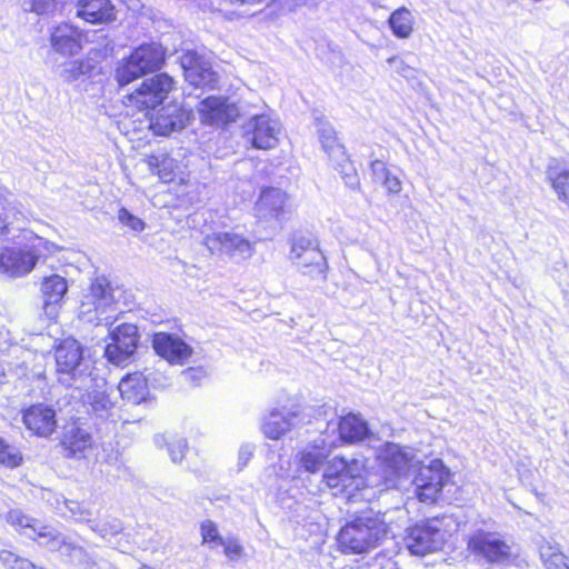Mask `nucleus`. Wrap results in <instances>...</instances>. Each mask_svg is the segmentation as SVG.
<instances>
[{
  "label": "nucleus",
  "mask_w": 569,
  "mask_h": 569,
  "mask_svg": "<svg viewBox=\"0 0 569 569\" xmlns=\"http://www.w3.org/2000/svg\"><path fill=\"white\" fill-rule=\"evenodd\" d=\"M322 481L335 496L347 499L355 498L358 492L368 488L380 486L367 470V461L362 457H333L325 467Z\"/></svg>",
  "instance_id": "1"
},
{
  "label": "nucleus",
  "mask_w": 569,
  "mask_h": 569,
  "mask_svg": "<svg viewBox=\"0 0 569 569\" xmlns=\"http://www.w3.org/2000/svg\"><path fill=\"white\" fill-rule=\"evenodd\" d=\"M389 526L379 512L368 511L347 522L337 537L346 555H361L375 549L388 535Z\"/></svg>",
  "instance_id": "2"
},
{
  "label": "nucleus",
  "mask_w": 569,
  "mask_h": 569,
  "mask_svg": "<svg viewBox=\"0 0 569 569\" xmlns=\"http://www.w3.org/2000/svg\"><path fill=\"white\" fill-rule=\"evenodd\" d=\"M79 316L97 326H109L114 320V298L109 282L97 278L89 287L79 308Z\"/></svg>",
  "instance_id": "3"
},
{
  "label": "nucleus",
  "mask_w": 569,
  "mask_h": 569,
  "mask_svg": "<svg viewBox=\"0 0 569 569\" xmlns=\"http://www.w3.org/2000/svg\"><path fill=\"white\" fill-rule=\"evenodd\" d=\"M163 60L164 51L160 44H142L119 62L116 79L120 86L129 84L144 74L160 69Z\"/></svg>",
  "instance_id": "4"
},
{
  "label": "nucleus",
  "mask_w": 569,
  "mask_h": 569,
  "mask_svg": "<svg viewBox=\"0 0 569 569\" xmlns=\"http://www.w3.org/2000/svg\"><path fill=\"white\" fill-rule=\"evenodd\" d=\"M378 459L381 462L386 489L396 488L402 480H408L411 470L419 465L412 448L396 443L383 445L379 450Z\"/></svg>",
  "instance_id": "5"
},
{
  "label": "nucleus",
  "mask_w": 569,
  "mask_h": 569,
  "mask_svg": "<svg viewBox=\"0 0 569 569\" xmlns=\"http://www.w3.org/2000/svg\"><path fill=\"white\" fill-rule=\"evenodd\" d=\"M289 259L302 274L326 280L328 262L317 238L310 234L295 237Z\"/></svg>",
  "instance_id": "6"
},
{
  "label": "nucleus",
  "mask_w": 569,
  "mask_h": 569,
  "mask_svg": "<svg viewBox=\"0 0 569 569\" xmlns=\"http://www.w3.org/2000/svg\"><path fill=\"white\" fill-rule=\"evenodd\" d=\"M446 539L438 518L417 523L407 530L405 543L412 555L425 556L439 550Z\"/></svg>",
  "instance_id": "7"
},
{
  "label": "nucleus",
  "mask_w": 569,
  "mask_h": 569,
  "mask_svg": "<svg viewBox=\"0 0 569 569\" xmlns=\"http://www.w3.org/2000/svg\"><path fill=\"white\" fill-rule=\"evenodd\" d=\"M203 244L212 254L231 260H244L253 253L252 243L233 231L209 233L203 238Z\"/></svg>",
  "instance_id": "8"
},
{
  "label": "nucleus",
  "mask_w": 569,
  "mask_h": 569,
  "mask_svg": "<svg viewBox=\"0 0 569 569\" xmlns=\"http://www.w3.org/2000/svg\"><path fill=\"white\" fill-rule=\"evenodd\" d=\"M318 134L322 149L327 152L333 164L340 169L347 186L352 189L358 188L359 179L356 170L349 161L345 147L339 143L332 126L325 121L319 122Z\"/></svg>",
  "instance_id": "9"
},
{
  "label": "nucleus",
  "mask_w": 569,
  "mask_h": 569,
  "mask_svg": "<svg viewBox=\"0 0 569 569\" xmlns=\"http://www.w3.org/2000/svg\"><path fill=\"white\" fill-rule=\"evenodd\" d=\"M279 120L268 114L251 117L243 126L244 138L256 149L271 150L278 147L281 134Z\"/></svg>",
  "instance_id": "10"
},
{
  "label": "nucleus",
  "mask_w": 569,
  "mask_h": 569,
  "mask_svg": "<svg viewBox=\"0 0 569 569\" xmlns=\"http://www.w3.org/2000/svg\"><path fill=\"white\" fill-rule=\"evenodd\" d=\"M448 475L449 472L440 459H433L429 465H421L415 478L418 499L425 503L435 502Z\"/></svg>",
  "instance_id": "11"
},
{
  "label": "nucleus",
  "mask_w": 569,
  "mask_h": 569,
  "mask_svg": "<svg viewBox=\"0 0 569 569\" xmlns=\"http://www.w3.org/2000/svg\"><path fill=\"white\" fill-rule=\"evenodd\" d=\"M138 328L132 323H122L109 333L104 355L107 359L122 366L136 351L138 346Z\"/></svg>",
  "instance_id": "12"
},
{
  "label": "nucleus",
  "mask_w": 569,
  "mask_h": 569,
  "mask_svg": "<svg viewBox=\"0 0 569 569\" xmlns=\"http://www.w3.org/2000/svg\"><path fill=\"white\" fill-rule=\"evenodd\" d=\"M197 111L201 123L214 127H223L240 117L237 103L221 96H210L201 100Z\"/></svg>",
  "instance_id": "13"
},
{
  "label": "nucleus",
  "mask_w": 569,
  "mask_h": 569,
  "mask_svg": "<svg viewBox=\"0 0 569 569\" xmlns=\"http://www.w3.org/2000/svg\"><path fill=\"white\" fill-rule=\"evenodd\" d=\"M173 88V79L167 73L157 74L141 83L129 100L138 108H153L161 103Z\"/></svg>",
  "instance_id": "14"
},
{
  "label": "nucleus",
  "mask_w": 569,
  "mask_h": 569,
  "mask_svg": "<svg viewBox=\"0 0 569 569\" xmlns=\"http://www.w3.org/2000/svg\"><path fill=\"white\" fill-rule=\"evenodd\" d=\"M38 262V254L30 251L28 244L23 248L4 247L0 251V272L11 278L30 273Z\"/></svg>",
  "instance_id": "15"
},
{
  "label": "nucleus",
  "mask_w": 569,
  "mask_h": 569,
  "mask_svg": "<svg viewBox=\"0 0 569 569\" xmlns=\"http://www.w3.org/2000/svg\"><path fill=\"white\" fill-rule=\"evenodd\" d=\"M186 80L194 87H213L218 76L212 70L210 61L196 51H187L181 58Z\"/></svg>",
  "instance_id": "16"
},
{
  "label": "nucleus",
  "mask_w": 569,
  "mask_h": 569,
  "mask_svg": "<svg viewBox=\"0 0 569 569\" xmlns=\"http://www.w3.org/2000/svg\"><path fill=\"white\" fill-rule=\"evenodd\" d=\"M468 547L489 562H501L510 556V547L495 532L477 531L470 537Z\"/></svg>",
  "instance_id": "17"
},
{
  "label": "nucleus",
  "mask_w": 569,
  "mask_h": 569,
  "mask_svg": "<svg viewBox=\"0 0 569 569\" xmlns=\"http://www.w3.org/2000/svg\"><path fill=\"white\" fill-rule=\"evenodd\" d=\"M50 42L57 53L73 57L88 42V34L70 23H61L52 30Z\"/></svg>",
  "instance_id": "18"
},
{
  "label": "nucleus",
  "mask_w": 569,
  "mask_h": 569,
  "mask_svg": "<svg viewBox=\"0 0 569 569\" xmlns=\"http://www.w3.org/2000/svg\"><path fill=\"white\" fill-rule=\"evenodd\" d=\"M191 118V111L177 103H170L159 109L149 120V128L154 134L167 136L174 130L184 128Z\"/></svg>",
  "instance_id": "19"
},
{
  "label": "nucleus",
  "mask_w": 569,
  "mask_h": 569,
  "mask_svg": "<svg viewBox=\"0 0 569 569\" xmlns=\"http://www.w3.org/2000/svg\"><path fill=\"white\" fill-rule=\"evenodd\" d=\"M290 211L288 194L278 188H266L254 204V212L260 220H279Z\"/></svg>",
  "instance_id": "20"
},
{
  "label": "nucleus",
  "mask_w": 569,
  "mask_h": 569,
  "mask_svg": "<svg viewBox=\"0 0 569 569\" xmlns=\"http://www.w3.org/2000/svg\"><path fill=\"white\" fill-rule=\"evenodd\" d=\"M22 421L29 431L42 438L50 437L57 429L56 410L43 403L33 405L23 410Z\"/></svg>",
  "instance_id": "21"
},
{
  "label": "nucleus",
  "mask_w": 569,
  "mask_h": 569,
  "mask_svg": "<svg viewBox=\"0 0 569 569\" xmlns=\"http://www.w3.org/2000/svg\"><path fill=\"white\" fill-rule=\"evenodd\" d=\"M152 346L156 352L171 365H183L192 355V348L181 338L167 332L153 336Z\"/></svg>",
  "instance_id": "22"
},
{
  "label": "nucleus",
  "mask_w": 569,
  "mask_h": 569,
  "mask_svg": "<svg viewBox=\"0 0 569 569\" xmlns=\"http://www.w3.org/2000/svg\"><path fill=\"white\" fill-rule=\"evenodd\" d=\"M298 412L288 408H273L263 418L262 433L271 439L279 440L289 433L297 425Z\"/></svg>",
  "instance_id": "23"
},
{
  "label": "nucleus",
  "mask_w": 569,
  "mask_h": 569,
  "mask_svg": "<svg viewBox=\"0 0 569 569\" xmlns=\"http://www.w3.org/2000/svg\"><path fill=\"white\" fill-rule=\"evenodd\" d=\"M30 539L34 540L41 547L51 551H59L66 556H71L76 551H81L80 547L71 542L57 528L40 521L38 522Z\"/></svg>",
  "instance_id": "24"
},
{
  "label": "nucleus",
  "mask_w": 569,
  "mask_h": 569,
  "mask_svg": "<svg viewBox=\"0 0 569 569\" xmlns=\"http://www.w3.org/2000/svg\"><path fill=\"white\" fill-rule=\"evenodd\" d=\"M337 446L335 440L327 441L325 438L318 439L303 447L297 453V462L305 471L315 473L320 470L325 460Z\"/></svg>",
  "instance_id": "25"
},
{
  "label": "nucleus",
  "mask_w": 569,
  "mask_h": 569,
  "mask_svg": "<svg viewBox=\"0 0 569 569\" xmlns=\"http://www.w3.org/2000/svg\"><path fill=\"white\" fill-rule=\"evenodd\" d=\"M91 435L81 426L73 422L64 427L61 446L67 457L80 458L92 448Z\"/></svg>",
  "instance_id": "26"
},
{
  "label": "nucleus",
  "mask_w": 569,
  "mask_h": 569,
  "mask_svg": "<svg viewBox=\"0 0 569 569\" xmlns=\"http://www.w3.org/2000/svg\"><path fill=\"white\" fill-rule=\"evenodd\" d=\"M54 359L59 373L70 375L81 363L82 348L73 338H64L54 347Z\"/></svg>",
  "instance_id": "27"
},
{
  "label": "nucleus",
  "mask_w": 569,
  "mask_h": 569,
  "mask_svg": "<svg viewBox=\"0 0 569 569\" xmlns=\"http://www.w3.org/2000/svg\"><path fill=\"white\" fill-rule=\"evenodd\" d=\"M76 16L89 23H108L116 19L114 7L110 0H79Z\"/></svg>",
  "instance_id": "28"
},
{
  "label": "nucleus",
  "mask_w": 569,
  "mask_h": 569,
  "mask_svg": "<svg viewBox=\"0 0 569 569\" xmlns=\"http://www.w3.org/2000/svg\"><path fill=\"white\" fill-rule=\"evenodd\" d=\"M144 161L150 171L157 174L163 182L173 181L182 172L179 161L166 152H156L147 156Z\"/></svg>",
  "instance_id": "29"
},
{
  "label": "nucleus",
  "mask_w": 569,
  "mask_h": 569,
  "mask_svg": "<svg viewBox=\"0 0 569 569\" xmlns=\"http://www.w3.org/2000/svg\"><path fill=\"white\" fill-rule=\"evenodd\" d=\"M547 177L559 200L569 206V158L553 160L548 167Z\"/></svg>",
  "instance_id": "30"
},
{
  "label": "nucleus",
  "mask_w": 569,
  "mask_h": 569,
  "mask_svg": "<svg viewBox=\"0 0 569 569\" xmlns=\"http://www.w3.org/2000/svg\"><path fill=\"white\" fill-rule=\"evenodd\" d=\"M122 399L140 403L146 400L148 396L147 380L142 373L134 372L122 378L118 386Z\"/></svg>",
  "instance_id": "31"
},
{
  "label": "nucleus",
  "mask_w": 569,
  "mask_h": 569,
  "mask_svg": "<svg viewBox=\"0 0 569 569\" xmlns=\"http://www.w3.org/2000/svg\"><path fill=\"white\" fill-rule=\"evenodd\" d=\"M68 291L67 280L59 274L44 277L41 282V293L44 299L46 312L51 306L60 303Z\"/></svg>",
  "instance_id": "32"
},
{
  "label": "nucleus",
  "mask_w": 569,
  "mask_h": 569,
  "mask_svg": "<svg viewBox=\"0 0 569 569\" xmlns=\"http://www.w3.org/2000/svg\"><path fill=\"white\" fill-rule=\"evenodd\" d=\"M339 439L341 442H356L368 435L367 422L359 416L349 413L338 423Z\"/></svg>",
  "instance_id": "33"
},
{
  "label": "nucleus",
  "mask_w": 569,
  "mask_h": 569,
  "mask_svg": "<svg viewBox=\"0 0 569 569\" xmlns=\"http://www.w3.org/2000/svg\"><path fill=\"white\" fill-rule=\"evenodd\" d=\"M388 24L396 38L408 39L413 33L416 19L408 8L401 7L390 14Z\"/></svg>",
  "instance_id": "34"
},
{
  "label": "nucleus",
  "mask_w": 569,
  "mask_h": 569,
  "mask_svg": "<svg viewBox=\"0 0 569 569\" xmlns=\"http://www.w3.org/2000/svg\"><path fill=\"white\" fill-rule=\"evenodd\" d=\"M371 171L373 179L377 182H380L388 193L390 194H399L402 190L401 180L393 174L390 169L386 167V164L380 160H375L371 162Z\"/></svg>",
  "instance_id": "35"
},
{
  "label": "nucleus",
  "mask_w": 569,
  "mask_h": 569,
  "mask_svg": "<svg viewBox=\"0 0 569 569\" xmlns=\"http://www.w3.org/2000/svg\"><path fill=\"white\" fill-rule=\"evenodd\" d=\"M4 521L11 526L18 533L28 538L32 537V533L39 522L38 519L24 513L20 509H10L4 516Z\"/></svg>",
  "instance_id": "36"
},
{
  "label": "nucleus",
  "mask_w": 569,
  "mask_h": 569,
  "mask_svg": "<svg viewBox=\"0 0 569 569\" xmlns=\"http://www.w3.org/2000/svg\"><path fill=\"white\" fill-rule=\"evenodd\" d=\"M540 557L546 569H569V559L558 545L546 542L540 547Z\"/></svg>",
  "instance_id": "37"
},
{
  "label": "nucleus",
  "mask_w": 569,
  "mask_h": 569,
  "mask_svg": "<svg viewBox=\"0 0 569 569\" xmlns=\"http://www.w3.org/2000/svg\"><path fill=\"white\" fill-rule=\"evenodd\" d=\"M154 442L158 447L168 446L169 455L173 462L181 461L188 449L187 441L183 438H174L168 441L166 436L158 435L154 437Z\"/></svg>",
  "instance_id": "38"
},
{
  "label": "nucleus",
  "mask_w": 569,
  "mask_h": 569,
  "mask_svg": "<svg viewBox=\"0 0 569 569\" xmlns=\"http://www.w3.org/2000/svg\"><path fill=\"white\" fill-rule=\"evenodd\" d=\"M28 247L30 251L38 254V260L41 257L53 256L61 250V247H59L58 244L38 236H34L32 238V241L30 242V244H28Z\"/></svg>",
  "instance_id": "39"
},
{
  "label": "nucleus",
  "mask_w": 569,
  "mask_h": 569,
  "mask_svg": "<svg viewBox=\"0 0 569 569\" xmlns=\"http://www.w3.org/2000/svg\"><path fill=\"white\" fill-rule=\"evenodd\" d=\"M22 462L21 453L13 447H10L0 439V465L9 468H16Z\"/></svg>",
  "instance_id": "40"
},
{
  "label": "nucleus",
  "mask_w": 569,
  "mask_h": 569,
  "mask_svg": "<svg viewBox=\"0 0 569 569\" xmlns=\"http://www.w3.org/2000/svg\"><path fill=\"white\" fill-rule=\"evenodd\" d=\"M0 561L10 569H36L29 560L14 555L10 550H0Z\"/></svg>",
  "instance_id": "41"
},
{
  "label": "nucleus",
  "mask_w": 569,
  "mask_h": 569,
  "mask_svg": "<svg viewBox=\"0 0 569 569\" xmlns=\"http://www.w3.org/2000/svg\"><path fill=\"white\" fill-rule=\"evenodd\" d=\"M201 536L202 542L210 545V548H216L223 540L219 532L217 526L211 521H204L201 525Z\"/></svg>",
  "instance_id": "42"
},
{
  "label": "nucleus",
  "mask_w": 569,
  "mask_h": 569,
  "mask_svg": "<svg viewBox=\"0 0 569 569\" xmlns=\"http://www.w3.org/2000/svg\"><path fill=\"white\" fill-rule=\"evenodd\" d=\"M219 546L223 547L226 557L231 561H237L242 557L243 548L234 538L223 539Z\"/></svg>",
  "instance_id": "43"
},
{
  "label": "nucleus",
  "mask_w": 569,
  "mask_h": 569,
  "mask_svg": "<svg viewBox=\"0 0 569 569\" xmlns=\"http://www.w3.org/2000/svg\"><path fill=\"white\" fill-rule=\"evenodd\" d=\"M82 73H83V63L78 60H73V61L67 62L63 66V68L60 71V77L67 82H72V81L77 80L78 77Z\"/></svg>",
  "instance_id": "44"
},
{
  "label": "nucleus",
  "mask_w": 569,
  "mask_h": 569,
  "mask_svg": "<svg viewBox=\"0 0 569 569\" xmlns=\"http://www.w3.org/2000/svg\"><path fill=\"white\" fill-rule=\"evenodd\" d=\"M118 219L122 224L129 227L133 231H142L146 227L144 222L140 218L133 216L124 208L119 210Z\"/></svg>",
  "instance_id": "45"
},
{
  "label": "nucleus",
  "mask_w": 569,
  "mask_h": 569,
  "mask_svg": "<svg viewBox=\"0 0 569 569\" xmlns=\"http://www.w3.org/2000/svg\"><path fill=\"white\" fill-rule=\"evenodd\" d=\"M62 503L70 511V513L76 517L79 521H89L91 518V513L89 510L84 509L79 502L72 500H62Z\"/></svg>",
  "instance_id": "46"
},
{
  "label": "nucleus",
  "mask_w": 569,
  "mask_h": 569,
  "mask_svg": "<svg viewBox=\"0 0 569 569\" xmlns=\"http://www.w3.org/2000/svg\"><path fill=\"white\" fill-rule=\"evenodd\" d=\"M16 218L17 212L12 208H6L0 212V236L9 231V227L13 223Z\"/></svg>",
  "instance_id": "47"
},
{
  "label": "nucleus",
  "mask_w": 569,
  "mask_h": 569,
  "mask_svg": "<svg viewBox=\"0 0 569 569\" xmlns=\"http://www.w3.org/2000/svg\"><path fill=\"white\" fill-rule=\"evenodd\" d=\"M182 375V378L186 380V381H189V382H192V383H197L199 382L202 378H204V372L200 369H193V368H189L187 370H183L181 372Z\"/></svg>",
  "instance_id": "48"
},
{
  "label": "nucleus",
  "mask_w": 569,
  "mask_h": 569,
  "mask_svg": "<svg viewBox=\"0 0 569 569\" xmlns=\"http://www.w3.org/2000/svg\"><path fill=\"white\" fill-rule=\"evenodd\" d=\"M253 456V446L243 445L239 450V465L244 467Z\"/></svg>",
  "instance_id": "49"
},
{
  "label": "nucleus",
  "mask_w": 569,
  "mask_h": 569,
  "mask_svg": "<svg viewBox=\"0 0 569 569\" xmlns=\"http://www.w3.org/2000/svg\"><path fill=\"white\" fill-rule=\"evenodd\" d=\"M388 63L396 64L397 72L401 73L405 77H408L409 73H411V68L409 66H406L402 60L392 57L388 59Z\"/></svg>",
  "instance_id": "50"
},
{
  "label": "nucleus",
  "mask_w": 569,
  "mask_h": 569,
  "mask_svg": "<svg viewBox=\"0 0 569 569\" xmlns=\"http://www.w3.org/2000/svg\"><path fill=\"white\" fill-rule=\"evenodd\" d=\"M229 2L233 4L239 6H259L266 2L267 0H228Z\"/></svg>",
  "instance_id": "51"
},
{
  "label": "nucleus",
  "mask_w": 569,
  "mask_h": 569,
  "mask_svg": "<svg viewBox=\"0 0 569 569\" xmlns=\"http://www.w3.org/2000/svg\"><path fill=\"white\" fill-rule=\"evenodd\" d=\"M272 470L280 478H284L288 476V469L283 468L282 466L279 468V471L277 470L276 466L272 467Z\"/></svg>",
  "instance_id": "52"
},
{
  "label": "nucleus",
  "mask_w": 569,
  "mask_h": 569,
  "mask_svg": "<svg viewBox=\"0 0 569 569\" xmlns=\"http://www.w3.org/2000/svg\"><path fill=\"white\" fill-rule=\"evenodd\" d=\"M370 1L373 6L381 7V8L385 7L386 2H387V0H370Z\"/></svg>",
  "instance_id": "53"
},
{
  "label": "nucleus",
  "mask_w": 569,
  "mask_h": 569,
  "mask_svg": "<svg viewBox=\"0 0 569 569\" xmlns=\"http://www.w3.org/2000/svg\"><path fill=\"white\" fill-rule=\"evenodd\" d=\"M60 502H61V501H60V498H59V497H56V502H54L53 505H54V507H56L57 509H59V505H60Z\"/></svg>",
  "instance_id": "54"
},
{
  "label": "nucleus",
  "mask_w": 569,
  "mask_h": 569,
  "mask_svg": "<svg viewBox=\"0 0 569 569\" xmlns=\"http://www.w3.org/2000/svg\"><path fill=\"white\" fill-rule=\"evenodd\" d=\"M42 498H43V499H47V501H50V498H47V496H46V495H42Z\"/></svg>",
  "instance_id": "55"
},
{
  "label": "nucleus",
  "mask_w": 569,
  "mask_h": 569,
  "mask_svg": "<svg viewBox=\"0 0 569 569\" xmlns=\"http://www.w3.org/2000/svg\"><path fill=\"white\" fill-rule=\"evenodd\" d=\"M42 498H43V499H47V501H50V498H47V496H46V495H42Z\"/></svg>",
  "instance_id": "56"
},
{
  "label": "nucleus",
  "mask_w": 569,
  "mask_h": 569,
  "mask_svg": "<svg viewBox=\"0 0 569 569\" xmlns=\"http://www.w3.org/2000/svg\"><path fill=\"white\" fill-rule=\"evenodd\" d=\"M42 498H43V499H47V501H50V498H47V496H46V495H42Z\"/></svg>",
  "instance_id": "57"
},
{
  "label": "nucleus",
  "mask_w": 569,
  "mask_h": 569,
  "mask_svg": "<svg viewBox=\"0 0 569 569\" xmlns=\"http://www.w3.org/2000/svg\"><path fill=\"white\" fill-rule=\"evenodd\" d=\"M99 533H100L102 537H104V532H103V530H99Z\"/></svg>",
  "instance_id": "58"
}]
</instances>
